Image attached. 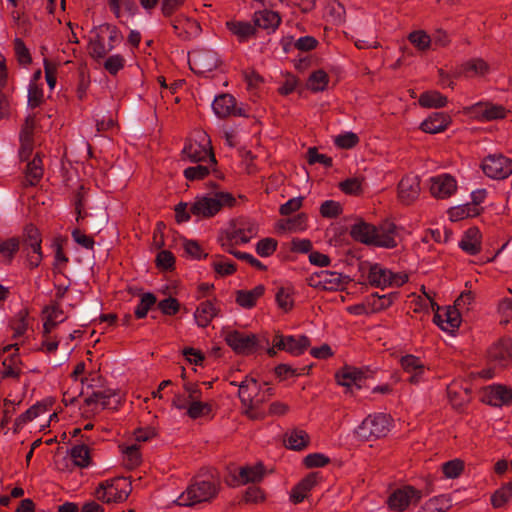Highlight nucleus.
Wrapping results in <instances>:
<instances>
[{"label":"nucleus","mask_w":512,"mask_h":512,"mask_svg":"<svg viewBox=\"0 0 512 512\" xmlns=\"http://www.w3.org/2000/svg\"><path fill=\"white\" fill-rule=\"evenodd\" d=\"M236 200L231 193L215 191L195 197L190 212L197 218H211L224 207H232Z\"/></svg>","instance_id":"f257e3e1"},{"label":"nucleus","mask_w":512,"mask_h":512,"mask_svg":"<svg viewBox=\"0 0 512 512\" xmlns=\"http://www.w3.org/2000/svg\"><path fill=\"white\" fill-rule=\"evenodd\" d=\"M238 395L246 408L245 413L251 418H256L255 410L272 395V389L267 388L265 391H261L256 379L246 377L239 384Z\"/></svg>","instance_id":"f03ea898"},{"label":"nucleus","mask_w":512,"mask_h":512,"mask_svg":"<svg viewBox=\"0 0 512 512\" xmlns=\"http://www.w3.org/2000/svg\"><path fill=\"white\" fill-rule=\"evenodd\" d=\"M218 492L219 483L217 481L196 480L181 493L177 499V504L189 507L207 502L215 498Z\"/></svg>","instance_id":"7ed1b4c3"},{"label":"nucleus","mask_w":512,"mask_h":512,"mask_svg":"<svg viewBox=\"0 0 512 512\" xmlns=\"http://www.w3.org/2000/svg\"><path fill=\"white\" fill-rule=\"evenodd\" d=\"M182 153L184 158L191 162H205L211 165L216 163L215 156L211 152V141L204 131L195 132L193 138L184 146Z\"/></svg>","instance_id":"20e7f679"},{"label":"nucleus","mask_w":512,"mask_h":512,"mask_svg":"<svg viewBox=\"0 0 512 512\" xmlns=\"http://www.w3.org/2000/svg\"><path fill=\"white\" fill-rule=\"evenodd\" d=\"M131 490V483L126 478H115L100 483L96 489V497L106 503L123 502Z\"/></svg>","instance_id":"39448f33"},{"label":"nucleus","mask_w":512,"mask_h":512,"mask_svg":"<svg viewBox=\"0 0 512 512\" xmlns=\"http://www.w3.org/2000/svg\"><path fill=\"white\" fill-rule=\"evenodd\" d=\"M349 282V276L330 270H321L312 273L307 278V283L309 286L327 291L343 290Z\"/></svg>","instance_id":"423d86ee"},{"label":"nucleus","mask_w":512,"mask_h":512,"mask_svg":"<svg viewBox=\"0 0 512 512\" xmlns=\"http://www.w3.org/2000/svg\"><path fill=\"white\" fill-rule=\"evenodd\" d=\"M390 430V417L386 414H375L366 417L356 429L361 440H371L385 436Z\"/></svg>","instance_id":"0eeeda50"},{"label":"nucleus","mask_w":512,"mask_h":512,"mask_svg":"<svg viewBox=\"0 0 512 512\" xmlns=\"http://www.w3.org/2000/svg\"><path fill=\"white\" fill-rule=\"evenodd\" d=\"M369 283L377 288L399 287L408 281V275L405 273H394L380 264H374L370 267L368 273Z\"/></svg>","instance_id":"6e6552de"},{"label":"nucleus","mask_w":512,"mask_h":512,"mask_svg":"<svg viewBox=\"0 0 512 512\" xmlns=\"http://www.w3.org/2000/svg\"><path fill=\"white\" fill-rule=\"evenodd\" d=\"M481 168L491 179H505L512 174V160L502 154H490L483 159Z\"/></svg>","instance_id":"1a4fd4ad"},{"label":"nucleus","mask_w":512,"mask_h":512,"mask_svg":"<svg viewBox=\"0 0 512 512\" xmlns=\"http://www.w3.org/2000/svg\"><path fill=\"white\" fill-rule=\"evenodd\" d=\"M422 498V492L412 486H403L394 490L387 499L390 510L402 512L411 504H417Z\"/></svg>","instance_id":"9d476101"},{"label":"nucleus","mask_w":512,"mask_h":512,"mask_svg":"<svg viewBox=\"0 0 512 512\" xmlns=\"http://www.w3.org/2000/svg\"><path fill=\"white\" fill-rule=\"evenodd\" d=\"M466 115L478 121L486 122L503 119L507 115L504 106L490 102H478L464 109Z\"/></svg>","instance_id":"9b49d317"},{"label":"nucleus","mask_w":512,"mask_h":512,"mask_svg":"<svg viewBox=\"0 0 512 512\" xmlns=\"http://www.w3.org/2000/svg\"><path fill=\"white\" fill-rule=\"evenodd\" d=\"M43 117L44 116L40 115L39 112H33L27 115L19 136L21 142L20 155L22 158H26L32 151L34 133L43 130L44 127L38 124V121Z\"/></svg>","instance_id":"f8f14e48"},{"label":"nucleus","mask_w":512,"mask_h":512,"mask_svg":"<svg viewBox=\"0 0 512 512\" xmlns=\"http://www.w3.org/2000/svg\"><path fill=\"white\" fill-rule=\"evenodd\" d=\"M184 390L188 394V407L186 409L187 415L192 419H197L208 415L211 412V405L202 401V392L198 385L193 383H186Z\"/></svg>","instance_id":"ddd939ff"},{"label":"nucleus","mask_w":512,"mask_h":512,"mask_svg":"<svg viewBox=\"0 0 512 512\" xmlns=\"http://www.w3.org/2000/svg\"><path fill=\"white\" fill-rule=\"evenodd\" d=\"M224 339L232 350L238 354H250L257 346V337L237 330H224Z\"/></svg>","instance_id":"4468645a"},{"label":"nucleus","mask_w":512,"mask_h":512,"mask_svg":"<svg viewBox=\"0 0 512 512\" xmlns=\"http://www.w3.org/2000/svg\"><path fill=\"white\" fill-rule=\"evenodd\" d=\"M188 62L197 74H206L217 68L219 59L211 50H195L189 54Z\"/></svg>","instance_id":"2eb2a0df"},{"label":"nucleus","mask_w":512,"mask_h":512,"mask_svg":"<svg viewBox=\"0 0 512 512\" xmlns=\"http://www.w3.org/2000/svg\"><path fill=\"white\" fill-rule=\"evenodd\" d=\"M272 343L279 350H284L294 356L302 354L310 345L308 337L301 336H284L276 334Z\"/></svg>","instance_id":"dca6fc26"},{"label":"nucleus","mask_w":512,"mask_h":512,"mask_svg":"<svg viewBox=\"0 0 512 512\" xmlns=\"http://www.w3.org/2000/svg\"><path fill=\"white\" fill-rule=\"evenodd\" d=\"M488 359L495 366L507 367L512 363V340L501 339L488 350Z\"/></svg>","instance_id":"f3484780"},{"label":"nucleus","mask_w":512,"mask_h":512,"mask_svg":"<svg viewBox=\"0 0 512 512\" xmlns=\"http://www.w3.org/2000/svg\"><path fill=\"white\" fill-rule=\"evenodd\" d=\"M88 405H96L102 409H117L121 404L122 396L112 389L93 391L85 399Z\"/></svg>","instance_id":"a211bd4d"},{"label":"nucleus","mask_w":512,"mask_h":512,"mask_svg":"<svg viewBox=\"0 0 512 512\" xmlns=\"http://www.w3.org/2000/svg\"><path fill=\"white\" fill-rule=\"evenodd\" d=\"M457 182L449 174H441L430 179V192L435 198L445 199L455 193Z\"/></svg>","instance_id":"6ab92c4d"},{"label":"nucleus","mask_w":512,"mask_h":512,"mask_svg":"<svg viewBox=\"0 0 512 512\" xmlns=\"http://www.w3.org/2000/svg\"><path fill=\"white\" fill-rule=\"evenodd\" d=\"M212 108L214 113L219 118L246 115L241 108L236 107V100L230 94H222L217 96L212 103Z\"/></svg>","instance_id":"aec40b11"},{"label":"nucleus","mask_w":512,"mask_h":512,"mask_svg":"<svg viewBox=\"0 0 512 512\" xmlns=\"http://www.w3.org/2000/svg\"><path fill=\"white\" fill-rule=\"evenodd\" d=\"M420 194V179L416 175H407L398 184V198L403 204H410Z\"/></svg>","instance_id":"412c9836"},{"label":"nucleus","mask_w":512,"mask_h":512,"mask_svg":"<svg viewBox=\"0 0 512 512\" xmlns=\"http://www.w3.org/2000/svg\"><path fill=\"white\" fill-rule=\"evenodd\" d=\"M397 227L392 222H385L379 227H376L374 235V246L383 248H394L397 246L396 236Z\"/></svg>","instance_id":"4be33fe9"},{"label":"nucleus","mask_w":512,"mask_h":512,"mask_svg":"<svg viewBox=\"0 0 512 512\" xmlns=\"http://www.w3.org/2000/svg\"><path fill=\"white\" fill-rule=\"evenodd\" d=\"M434 322L442 330L452 332L460 326L461 313L455 307H447L442 313L437 311Z\"/></svg>","instance_id":"5701e85b"},{"label":"nucleus","mask_w":512,"mask_h":512,"mask_svg":"<svg viewBox=\"0 0 512 512\" xmlns=\"http://www.w3.org/2000/svg\"><path fill=\"white\" fill-rule=\"evenodd\" d=\"M401 366L410 374L409 382L418 384L424 379L426 367L423 362L414 355H406L401 358Z\"/></svg>","instance_id":"b1692460"},{"label":"nucleus","mask_w":512,"mask_h":512,"mask_svg":"<svg viewBox=\"0 0 512 512\" xmlns=\"http://www.w3.org/2000/svg\"><path fill=\"white\" fill-rule=\"evenodd\" d=\"M253 22L255 27L274 32L281 23V17L277 12L264 8L255 11Z\"/></svg>","instance_id":"393cba45"},{"label":"nucleus","mask_w":512,"mask_h":512,"mask_svg":"<svg viewBox=\"0 0 512 512\" xmlns=\"http://www.w3.org/2000/svg\"><path fill=\"white\" fill-rule=\"evenodd\" d=\"M485 401L492 406L507 405L512 402V390L502 385L491 386L486 391Z\"/></svg>","instance_id":"a878e982"},{"label":"nucleus","mask_w":512,"mask_h":512,"mask_svg":"<svg viewBox=\"0 0 512 512\" xmlns=\"http://www.w3.org/2000/svg\"><path fill=\"white\" fill-rule=\"evenodd\" d=\"M336 379L339 385L352 388L356 386L361 388V382L364 379V372L358 368L346 366L336 374Z\"/></svg>","instance_id":"bb28decb"},{"label":"nucleus","mask_w":512,"mask_h":512,"mask_svg":"<svg viewBox=\"0 0 512 512\" xmlns=\"http://www.w3.org/2000/svg\"><path fill=\"white\" fill-rule=\"evenodd\" d=\"M376 226L360 221L355 223L350 230L351 237L363 244L374 245Z\"/></svg>","instance_id":"cd10ccee"},{"label":"nucleus","mask_w":512,"mask_h":512,"mask_svg":"<svg viewBox=\"0 0 512 512\" xmlns=\"http://www.w3.org/2000/svg\"><path fill=\"white\" fill-rule=\"evenodd\" d=\"M226 27L240 42L248 41L256 34V27L246 21L229 20Z\"/></svg>","instance_id":"c85d7f7f"},{"label":"nucleus","mask_w":512,"mask_h":512,"mask_svg":"<svg viewBox=\"0 0 512 512\" xmlns=\"http://www.w3.org/2000/svg\"><path fill=\"white\" fill-rule=\"evenodd\" d=\"M218 315V308L211 301H203L194 312V319L199 327H207Z\"/></svg>","instance_id":"c756f323"},{"label":"nucleus","mask_w":512,"mask_h":512,"mask_svg":"<svg viewBox=\"0 0 512 512\" xmlns=\"http://www.w3.org/2000/svg\"><path fill=\"white\" fill-rule=\"evenodd\" d=\"M264 476L262 464L247 465L239 468L238 476L235 478L238 485H245L250 482H259Z\"/></svg>","instance_id":"7c9ffc66"},{"label":"nucleus","mask_w":512,"mask_h":512,"mask_svg":"<svg viewBox=\"0 0 512 512\" xmlns=\"http://www.w3.org/2000/svg\"><path fill=\"white\" fill-rule=\"evenodd\" d=\"M450 122L449 116L444 113H433L421 123V129L426 133H439L444 131Z\"/></svg>","instance_id":"2f4dec72"},{"label":"nucleus","mask_w":512,"mask_h":512,"mask_svg":"<svg viewBox=\"0 0 512 512\" xmlns=\"http://www.w3.org/2000/svg\"><path fill=\"white\" fill-rule=\"evenodd\" d=\"M480 231L473 227L469 228L459 242L460 248L470 255H475L480 251Z\"/></svg>","instance_id":"473e14b6"},{"label":"nucleus","mask_w":512,"mask_h":512,"mask_svg":"<svg viewBox=\"0 0 512 512\" xmlns=\"http://www.w3.org/2000/svg\"><path fill=\"white\" fill-rule=\"evenodd\" d=\"M263 285H257L251 290H239L236 292V302L243 308L250 309L256 305V302L264 294Z\"/></svg>","instance_id":"72a5a7b5"},{"label":"nucleus","mask_w":512,"mask_h":512,"mask_svg":"<svg viewBox=\"0 0 512 512\" xmlns=\"http://www.w3.org/2000/svg\"><path fill=\"white\" fill-rule=\"evenodd\" d=\"M309 441L308 434L300 429H294L286 434L284 439L286 447L292 450L304 449Z\"/></svg>","instance_id":"f704fd0d"},{"label":"nucleus","mask_w":512,"mask_h":512,"mask_svg":"<svg viewBox=\"0 0 512 512\" xmlns=\"http://www.w3.org/2000/svg\"><path fill=\"white\" fill-rule=\"evenodd\" d=\"M489 71L488 64L482 59H472L462 65L458 74L466 77L483 76Z\"/></svg>","instance_id":"c9c22d12"},{"label":"nucleus","mask_w":512,"mask_h":512,"mask_svg":"<svg viewBox=\"0 0 512 512\" xmlns=\"http://www.w3.org/2000/svg\"><path fill=\"white\" fill-rule=\"evenodd\" d=\"M419 104L426 108H441L447 104V98L438 91H427L420 95Z\"/></svg>","instance_id":"e433bc0d"},{"label":"nucleus","mask_w":512,"mask_h":512,"mask_svg":"<svg viewBox=\"0 0 512 512\" xmlns=\"http://www.w3.org/2000/svg\"><path fill=\"white\" fill-rule=\"evenodd\" d=\"M70 458L73 464L79 468H86L91 464L89 449L83 444L71 448Z\"/></svg>","instance_id":"4c0bfd02"},{"label":"nucleus","mask_w":512,"mask_h":512,"mask_svg":"<svg viewBox=\"0 0 512 512\" xmlns=\"http://www.w3.org/2000/svg\"><path fill=\"white\" fill-rule=\"evenodd\" d=\"M410 43L420 52H425L432 47V39L424 30H416L408 35Z\"/></svg>","instance_id":"58836bf2"},{"label":"nucleus","mask_w":512,"mask_h":512,"mask_svg":"<svg viewBox=\"0 0 512 512\" xmlns=\"http://www.w3.org/2000/svg\"><path fill=\"white\" fill-rule=\"evenodd\" d=\"M258 233V227L255 223L247 222L243 225V227L237 228L231 236V240H234L236 243H248L251 238L256 236Z\"/></svg>","instance_id":"ea45409f"},{"label":"nucleus","mask_w":512,"mask_h":512,"mask_svg":"<svg viewBox=\"0 0 512 512\" xmlns=\"http://www.w3.org/2000/svg\"><path fill=\"white\" fill-rule=\"evenodd\" d=\"M451 506L447 495L435 496L425 502L422 507L424 512H446Z\"/></svg>","instance_id":"a19ab883"},{"label":"nucleus","mask_w":512,"mask_h":512,"mask_svg":"<svg viewBox=\"0 0 512 512\" xmlns=\"http://www.w3.org/2000/svg\"><path fill=\"white\" fill-rule=\"evenodd\" d=\"M23 251L26 253L29 266L38 267L42 260L41 242L23 244Z\"/></svg>","instance_id":"79ce46f5"},{"label":"nucleus","mask_w":512,"mask_h":512,"mask_svg":"<svg viewBox=\"0 0 512 512\" xmlns=\"http://www.w3.org/2000/svg\"><path fill=\"white\" fill-rule=\"evenodd\" d=\"M42 161L40 158L35 157L31 162L27 164L26 168V181L29 185H35L42 177Z\"/></svg>","instance_id":"37998d69"},{"label":"nucleus","mask_w":512,"mask_h":512,"mask_svg":"<svg viewBox=\"0 0 512 512\" xmlns=\"http://www.w3.org/2000/svg\"><path fill=\"white\" fill-rule=\"evenodd\" d=\"M223 249L228 252L229 254L235 256L236 258L246 261L251 266L259 269L264 270L265 265H263L258 259H256L253 255L246 253V252H240L232 248V245L229 243H222Z\"/></svg>","instance_id":"c03bdc74"},{"label":"nucleus","mask_w":512,"mask_h":512,"mask_svg":"<svg viewBox=\"0 0 512 512\" xmlns=\"http://www.w3.org/2000/svg\"><path fill=\"white\" fill-rule=\"evenodd\" d=\"M328 85V75L323 70L313 72L309 79L307 86L314 92L323 91Z\"/></svg>","instance_id":"a18cd8bd"},{"label":"nucleus","mask_w":512,"mask_h":512,"mask_svg":"<svg viewBox=\"0 0 512 512\" xmlns=\"http://www.w3.org/2000/svg\"><path fill=\"white\" fill-rule=\"evenodd\" d=\"M45 411V407L41 405H34L30 407L15 420L16 429H21L26 423L37 418L40 414H43Z\"/></svg>","instance_id":"49530a36"},{"label":"nucleus","mask_w":512,"mask_h":512,"mask_svg":"<svg viewBox=\"0 0 512 512\" xmlns=\"http://www.w3.org/2000/svg\"><path fill=\"white\" fill-rule=\"evenodd\" d=\"M212 268L220 276H228L236 271L234 263L226 260L222 256H216L212 261Z\"/></svg>","instance_id":"de8ad7c7"},{"label":"nucleus","mask_w":512,"mask_h":512,"mask_svg":"<svg viewBox=\"0 0 512 512\" xmlns=\"http://www.w3.org/2000/svg\"><path fill=\"white\" fill-rule=\"evenodd\" d=\"M464 469V462L460 459H453L442 464V472L446 478L454 479L461 475Z\"/></svg>","instance_id":"09e8293b"},{"label":"nucleus","mask_w":512,"mask_h":512,"mask_svg":"<svg viewBox=\"0 0 512 512\" xmlns=\"http://www.w3.org/2000/svg\"><path fill=\"white\" fill-rule=\"evenodd\" d=\"M44 101L43 90L36 82H31L28 87V107L35 109Z\"/></svg>","instance_id":"8fccbe9b"},{"label":"nucleus","mask_w":512,"mask_h":512,"mask_svg":"<svg viewBox=\"0 0 512 512\" xmlns=\"http://www.w3.org/2000/svg\"><path fill=\"white\" fill-rule=\"evenodd\" d=\"M156 303V297L152 293H144L135 308V316L139 319L146 317L150 308Z\"/></svg>","instance_id":"3c124183"},{"label":"nucleus","mask_w":512,"mask_h":512,"mask_svg":"<svg viewBox=\"0 0 512 512\" xmlns=\"http://www.w3.org/2000/svg\"><path fill=\"white\" fill-rule=\"evenodd\" d=\"M20 374L21 368L19 366V359L17 357L6 359L3 362V370L1 371L2 378L16 379L20 376Z\"/></svg>","instance_id":"603ef678"},{"label":"nucleus","mask_w":512,"mask_h":512,"mask_svg":"<svg viewBox=\"0 0 512 512\" xmlns=\"http://www.w3.org/2000/svg\"><path fill=\"white\" fill-rule=\"evenodd\" d=\"M19 249V242L15 238L8 239L0 242V257L7 262H10L14 254Z\"/></svg>","instance_id":"864d4df0"},{"label":"nucleus","mask_w":512,"mask_h":512,"mask_svg":"<svg viewBox=\"0 0 512 512\" xmlns=\"http://www.w3.org/2000/svg\"><path fill=\"white\" fill-rule=\"evenodd\" d=\"M211 164H199L197 166L188 167L184 170V176L188 180H201L210 173Z\"/></svg>","instance_id":"5fc2aeb1"},{"label":"nucleus","mask_w":512,"mask_h":512,"mask_svg":"<svg viewBox=\"0 0 512 512\" xmlns=\"http://www.w3.org/2000/svg\"><path fill=\"white\" fill-rule=\"evenodd\" d=\"M512 497V483H508L501 489L496 491L492 496V504L494 507L499 508L503 506Z\"/></svg>","instance_id":"6e6d98bb"},{"label":"nucleus","mask_w":512,"mask_h":512,"mask_svg":"<svg viewBox=\"0 0 512 512\" xmlns=\"http://www.w3.org/2000/svg\"><path fill=\"white\" fill-rule=\"evenodd\" d=\"M125 58L120 54L111 55L104 62V68L112 75L117 74L125 65Z\"/></svg>","instance_id":"4d7b16f0"},{"label":"nucleus","mask_w":512,"mask_h":512,"mask_svg":"<svg viewBox=\"0 0 512 512\" xmlns=\"http://www.w3.org/2000/svg\"><path fill=\"white\" fill-rule=\"evenodd\" d=\"M359 142L358 136L353 132H346L344 134L337 135L334 139V143L343 149H350Z\"/></svg>","instance_id":"13d9d810"},{"label":"nucleus","mask_w":512,"mask_h":512,"mask_svg":"<svg viewBox=\"0 0 512 512\" xmlns=\"http://www.w3.org/2000/svg\"><path fill=\"white\" fill-rule=\"evenodd\" d=\"M277 247V241L273 238H264L256 245V252L261 257H268L274 253Z\"/></svg>","instance_id":"bf43d9fd"},{"label":"nucleus","mask_w":512,"mask_h":512,"mask_svg":"<svg viewBox=\"0 0 512 512\" xmlns=\"http://www.w3.org/2000/svg\"><path fill=\"white\" fill-rule=\"evenodd\" d=\"M342 212V207L340 203L333 201V200H327L321 204L320 207V213L323 217L326 218H334L340 215Z\"/></svg>","instance_id":"052dcab7"},{"label":"nucleus","mask_w":512,"mask_h":512,"mask_svg":"<svg viewBox=\"0 0 512 512\" xmlns=\"http://www.w3.org/2000/svg\"><path fill=\"white\" fill-rule=\"evenodd\" d=\"M126 467L132 469L140 463V453L137 445H130L123 450Z\"/></svg>","instance_id":"680f3d73"},{"label":"nucleus","mask_w":512,"mask_h":512,"mask_svg":"<svg viewBox=\"0 0 512 512\" xmlns=\"http://www.w3.org/2000/svg\"><path fill=\"white\" fill-rule=\"evenodd\" d=\"M158 308L165 315H175L180 309V304L176 298L168 297L158 303Z\"/></svg>","instance_id":"e2e57ef3"},{"label":"nucleus","mask_w":512,"mask_h":512,"mask_svg":"<svg viewBox=\"0 0 512 512\" xmlns=\"http://www.w3.org/2000/svg\"><path fill=\"white\" fill-rule=\"evenodd\" d=\"M276 302L282 310L289 311L293 306V300L290 292L285 288H280L276 294Z\"/></svg>","instance_id":"0e129e2a"},{"label":"nucleus","mask_w":512,"mask_h":512,"mask_svg":"<svg viewBox=\"0 0 512 512\" xmlns=\"http://www.w3.org/2000/svg\"><path fill=\"white\" fill-rule=\"evenodd\" d=\"M156 263L159 268L168 270L174 266L175 257L170 251L162 250L157 254Z\"/></svg>","instance_id":"69168bd1"},{"label":"nucleus","mask_w":512,"mask_h":512,"mask_svg":"<svg viewBox=\"0 0 512 512\" xmlns=\"http://www.w3.org/2000/svg\"><path fill=\"white\" fill-rule=\"evenodd\" d=\"M474 301V295L471 291H465L455 300L454 306L460 313L469 310V306Z\"/></svg>","instance_id":"338daca9"},{"label":"nucleus","mask_w":512,"mask_h":512,"mask_svg":"<svg viewBox=\"0 0 512 512\" xmlns=\"http://www.w3.org/2000/svg\"><path fill=\"white\" fill-rule=\"evenodd\" d=\"M498 312L501 315V322L508 323L512 320V300L504 298L499 303Z\"/></svg>","instance_id":"774afa93"}]
</instances>
